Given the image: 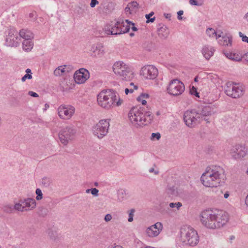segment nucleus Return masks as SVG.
<instances>
[{
	"label": "nucleus",
	"instance_id": "1",
	"mask_svg": "<svg viewBox=\"0 0 248 248\" xmlns=\"http://www.w3.org/2000/svg\"><path fill=\"white\" fill-rule=\"evenodd\" d=\"M202 224L209 229H216L226 224L229 220L228 214L218 209H208L200 215Z\"/></svg>",
	"mask_w": 248,
	"mask_h": 248
},
{
	"label": "nucleus",
	"instance_id": "2",
	"mask_svg": "<svg viewBox=\"0 0 248 248\" xmlns=\"http://www.w3.org/2000/svg\"><path fill=\"white\" fill-rule=\"evenodd\" d=\"M128 118L132 124L136 127L145 125L153 119V115L150 111H146L143 108H132L128 113Z\"/></svg>",
	"mask_w": 248,
	"mask_h": 248
},
{
	"label": "nucleus",
	"instance_id": "3",
	"mask_svg": "<svg viewBox=\"0 0 248 248\" xmlns=\"http://www.w3.org/2000/svg\"><path fill=\"white\" fill-rule=\"evenodd\" d=\"M224 171L220 167L207 168L201 177L202 184L206 187H217L221 182Z\"/></svg>",
	"mask_w": 248,
	"mask_h": 248
},
{
	"label": "nucleus",
	"instance_id": "4",
	"mask_svg": "<svg viewBox=\"0 0 248 248\" xmlns=\"http://www.w3.org/2000/svg\"><path fill=\"white\" fill-rule=\"evenodd\" d=\"M180 240L185 245L194 247L199 242V236L192 227L184 226L180 230Z\"/></svg>",
	"mask_w": 248,
	"mask_h": 248
},
{
	"label": "nucleus",
	"instance_id": "5",
	"mask_svg": "<svg viewBox=\"0 0 248 248\" xmlns=\"http://www.w3.org/2000/svg\"><path fill=\"white\" fill-rule=\"evenodd\" d=\"M117 100V93L113 90H103L97 95L98 105L107 109L115 107Z\"/></svg>",
	"mask_w": 248,
	"mask_h": 248
},
{
	"label": "nucleus",
	"instance_id": "6",
	"mask_svg": "<svg viewBox=\"0 0 248 248\" xmlns=\"http://www.w3.org/2000/svg\"><path fill=\"white\" fill-rule=\"evenodd\" d=\"M77 132L76 127L73 125L63 127L59 131L58 134L61 143L63 145H67L69 142L75 139Z\"/></svg>",
	"mask_w": 248,
	"mask_h": 248
},
{
	"label": "nucleus",
	"instance_id": "7",
	"mask_svg": "<svg viewBox=\"0 0 248 248\" xmlns=\"http://www.w3.org/2000/svg\"><path fill=\"white\" fill-rule=\"evenodd\" d=\"M244 85L240 83L228 82L225 87L226 94L232 98H237L241 97L244 93Z\"/></svg>",
	"mask_w": 248,
	"mask_h": 248
},
{
	"label": "nucleus",
	"instance_id": "8",
	"mask_svg": "<svg viewBox=\"0 0 248 248\" xmlns=\"http://www.w3.org/2000/svg\"><path fill=\"white\" fill-rule=\"evenodd\" d=\"M113 71L117 76L130 78L135 76L134 72L131 67L123 61H117L113 65Z\"/></svg>",
	"mask_w": 248,
	"mask_h": 248
},
{
	"label": "nucleus",
	"instance_id": "9",
	"mask_svg": "<svg viewBox=\"0 0 248 248\" xmlns=\"http://www.w3.org/2000/svg\"><path fill=\"white\" fill-rule=\"evenodd\" d=\"M110 119L101 120L93 127V134L99 139H102L108 133Z\"/></svg>",
	"mask_w": 248,
	"mask_h": 248
},
{
	"label": "nucleus",
	"instance_id": "10",
	"mask_svg": "<svg viewBox=\"0 0 248 248\" xmlns=\"http://www.w3.org/2000/svg\"><path fill=\"white\" fill-rule=\"evenodd\" d=\"M185 89V85L182 81L178 78H174L170 82L167 90L170 94L177 96L182 94Z\"/></svg>",
	"mask_w": 248,
	"mask_h": 248
},
{
	"label": "nucleus",
	"instance_id": "11",
	"mask_svg": "<svg viewBox=\"0 0 248 248\" xmlns=\"http://www.w3.org/2000/svg\"><path fill=\"white\" fill-rule=\"evenodd\" d=\"M184 120L189 127H194L201 122L196 109L186 111L184 114Z\"/></svg>",
	"mask_w": 248,
	"mask_h": 248
},
{
	"label": "nucleus",
	"instance_id": "12",
	"mask_svg": "<svg viewBox=\"0 0 248 248\" xmlns=\"http://www.w3.org/2000/svg\"><path fill=\"white\" fill-rule=\"evenodd\" d=\"M248 149L244 144H236L231 149L230 153L235 159H242L248 155Z\"/></svg>",
	"mask_w": 248,
	"mask_h": 248
},
{
	"label": "nucleus",
	"instance_id": "13",
	"mask_svg": "<svg viewBox=\"0 0 248 248\" xmlns=\"http://www.w3.org/2000/svg\"><path fill=\"white\" fill-rule=\"evenodd\" d=\"M75 108L71 105H61L58 108V114L60 118L63 120H69L74 115Z\"/></svg>",
	"mask_w": 248,
	"mask_h": 248
},
{
	"label": "nucleus",
	"instance_id": "14",
	"mask_svg": "<svg viewBox=\"0 0 248 248\" xmlns=\"http://www.w3.org/2000/svg\"><path fill=\"white\" fill-rule=\"evenodd\" d=\"M158 75V69L153 65H146L140 71V76L144 78H157Z\"/></svg>",
	"mask_w": 248,
	"mask_h": 248
},
{
	"label": "nucleus",
	"instance_id": "15",
	"mask_svg": "<svg viewBox=\"0 0 248 248\" xmlns=\"http://www.w3.org/2000/svg\"><path fill=\"white\" fill-rule=\"evenodd\" d=\"M214 105L202 106L196 109L197 113L201 121H207L208 117L214 113Z\"/></svg>",
	"mask_w": 248,
	"mask_h": 248
},
{
	"label": "nucleus",
	"instance_id": "16",
	"mask_svg": "<svg viewBox=\"0 0 248 248\" xmlns=\"http://www.w3.org/2000/svg\"><path fill=\"white\" fill-rule=\"evenodd\" d=\"M124 24L123 20L117 21L113 25L111 24L110 25H107L105 27V31L107 34L111 35H117L122 34V25Z\"/></svg>",
	"mask_w": 248,
	"mask_h": 248
},
{
	"label": "nucleus",
	"instance_id": "17",
	"mask_svg": "<svg viewBox=\"0 0 248 248\" xmlns=\"http://www.w3.org/2000/svg\"><path fill=\"white\" fill-rule=\"evenodd\" d=\"M163 229V225L161 222H157L146 229V233L149 237L157 236Z\"/></svg>",
	"mask_w": 248,
	"mask_h": 248
},
{
	"label": "nucleus",
	"instance_id": "18",
	"mask_svg": "<svg viewBox=\"0 0 248 248\" xmlns=\"http://www.w3.org/2000/svg\"><path fill=\"white\" fill-rule=\"evenodd\" d=\"M18 40L17 31L13 28L9 29L8 35L6 40L7 42H9V45L13 46H17L19 45Z\"/></svg>",
	"mask_w": 248,
	"mask_h": 248
},
{
	"label": "nucleus",
	"instance_id": "19",
	"mask_svg": "<svg viewBox=\"0 0 248 248\" xmlns=\"http://www.w3.org/2000/svg\"><path fill=\"white\" fill-rule=\"evenodd\" d=\"M73 67L70 65H63L58 66L54 71V75L56 77L70 76L68 75L72 70Z\"/></svg>",
	"mask_w": 248,
	"mask_h": 248
},
{
	"label": "nucleus",
	"instance_id": "20",
	"mask_svg": "<svg viewBox=\"0 0 248 248\" xmlns=\"http://www.w3.org/2000/svg\"><path fill=\"white\" fill-rule=\"evenodd\" d=\"M91 51L94 56H102L105 53L104 46L101 43L93 45L92 46Z\"/></svg>",
	"mask_w": 248,
	"mask_h": 248
},
{
	"label": "nucleus",
	"instance_id": "21",
	"mask_svg": "<svg viewBox=\"0 0 248 248\" xmlns=\"http://www.w3.org/2000/svg\"><path fill=\"white\" fill-rule=\"evenodd\" d=\"M74 79L62 78L60 85L63 91H68L72 89L75 86Z\"/></svg>",
	"mask_w": 248,
	"mask_h": 248
},
{
	"label": "nucleus",
	"instance_id": "22",
	"mask_svg": "<svg viewBox=\"0 0 248 248\" xmlns=\"http://www.w3.org/2000/svg\"><path fill=\"white\" fill-rule=\"evenodd\" d=\"M158 36L162 39L167 38L169 34V31L166 26L163 24H159L157 28Z\"/></svg>",
	"mask_w": 248,
	"mask_h": 248
},
{
	"label": "nucleus",
	"instance_id": "23",
	"mask_svg": "<svg viewBox=\"0 0 248 248\" xmlns=\"http://www.w3.org/2000/svg\"><path fill=\"white\" fill-rule=\"evenodd\" d=\"M217 39L218 43L221 46H231L232 45V39L231 36L221 35V37Z\"/></svg>",
	"mask_w": 248,
	"mask_h": 248
},
{
	"label": "nucleus",
	"instance_id": "24",
	"mask_svg": "<svg viewBox=\"0 0 248 248\" xmlns=\"http://www.w3.org/2000/svg\"><path fill=\"white\" fill-rule=\"evenodd\" d=\"M22 202L24 207L26 209L25 211L31 210L36 206V202L33 199L28 198Z\"/></svg>",
	"mask_w": 248,
	"mask_h": 248
},
{
	"label": "nucleus",
	"instance_id": "25",
	"mask_svg": "<svg viewBox=\"0 0 248 248\" xmlns=\"http://www.w3.org/2000/svg\"><path fill=\"white\" fill-rule=\"evenodd\" d=\"M46 232L49 238L52 240L56 241L59 238V235L58 233V229L55 227L52 226L49 228Z\"/></svg>",
	"mask_w": 248,
	"mask_h": 248
},
{
	"label": "nucleus",
	"instance_id": "26",
	"mask_svg": "<svg viewBox=\"0 0 248 248\" xmlns=\"http://www.w3.org/2000/svg\"><path fill=\"white\" fill-rule=\"evenodd\" d=\"M214 51L215 49L213 47L205 45L202 48V54L207 60H209L213 55Z\"/></svg>",
	"mask_w": 248,
	"mask_h": 248
},
{
	"label": "nucleus",
	"instance_id": "27",
	"mask_svg": "<svg viewBox=\"0 0 248 248\" xmlns=\"http://www.w3.org/2000/svg\"><path fill=\"white\" fill-rule=\"evenodd\" d=\"M90 73L85 68H80L77 70L73 75V78H90Z\"/></svg>",
	"mask_w": 248,
	"mask_h": 248
},
{
	"label": "nucleus",
	"instance_id": "28",
	"mask_svg": "<svg viewBox=\"0 0 248 248\" xmlns=\"http://www.w3.org/2000/svg\"><path fill=\"white\" fill-rule=\"evenodd\" d=\"M20 37L24 39V40H31L33 38V33L29 30L22 29L19 32Z\"/></svg>",
	"mask_w": 248,
	"mask_h": 248
},
{
	"label": "nucleus",
	"instance_id": "29",
	"mask_svg": "<svg viewBox=\"0 0 248 248\" xmlns=\"http://www.w3.org/2000/svg\"><path fill=\"white\" fill-rule=\"evenodd\" d=\"M206 32L207 35L210 37L216 36L217 39L221 37V33H219V31H216L214 29L211 28H208L206 30Z\"/></svg>",
	"mask_w": 248,
	"mask_h": 248
},
{
	"label": "nucleus",
	"instance_id": "30",
	"mask_svg": "<svg viewBox=\"0 0 248 248\" xmlns=\"http://www.w3.org/2000/svg\"><path fill=\"white\" fill-rule=\"evenodd\" d=\"M33 44L31 40H24L22 43L23 50L28 52L31 50L33 47Z\"/></svg>",
	"mask_w": 248,
	"mask_h": 248
},
{
	"label": "nucleus",
	"instance_id": "31",
	"mask_svg": "<svg viewBox=\"0 0 248 248\" xmlns=\"http://www.w3.org/2000/svg\"><path fill=\"white\" fill-rule=\"evenodd\" d=\"M225 55L229 59L236 62H239L242 60L241 57L236 53H226Z\"/></svg>",
	"mask_w": 248,
	"mask_h": 248
},
{
	"label": "nucleus",
	"instance_id": "32",
	"mask_svg": "<svg viewBox=\"0 0 248 248\" xmlns=\"http://www.w3.org/2000/svg\"><path fill=\"white\" fill-rule=\"evenodd\" d=\"M126 195L124 190H119L118 192V201L120 202L123 201L125 199Z\"/></svg>",
	"mask_w": 248,
	"mask_h": 248
},
{
	"label": "nucleus",
	"instance_id": "33",
	"mask_svg": "<svg viewBox=\"0 0 248 248\" xmlns=\"http://www.w3.org/2000/svg\"><path fill=\"white\" fill-rule=\"evenodd\" d=\"M14 208L16 210L21 212H24L26 210V209L24 207V205H23L22 201H21L19 203H17L15 204Z\"/></svg>",
	"mask_w": 248,
	"mask_h": 248
},
{
	"label": "nucleus",
	"instance_id": "34",
	"mask_svg": "<svg viewBox=\"0 0 248 248\" xmlns=\"http://www.w3.org/2000/svg\"><path fill=\"white\" fill-rule=\"evenodd\" d=\"M154 15V13L152 12L150 14L145 15V17L147 19L146 23L153 22L155 20V16L152 18L151 17Z\"/></svg>",
	"mask_w": 248,
	"mask_h": 248
},
{
	"label": "nucleus",
	"instance_id": "35",
	"mask_svg": "<svg viewBox=\"0 0 248 248\" xmlns=\"http://www.w3.org/2000/svg\"><path fill=\"white\" fill-rule=\"evenodd\" d=\"M130 24H126L124 25V23L121 26L122 27V34L127 32L129 31Z\"/></svg>",
	"mask_w": 248,
	"mask_h": 248
},
{
	"label": "nucleus",
	"instance_id": "36",
	"mask_svg": "<svg viewBox=\"0 0 248 248\" xmlns=\"http://www.w3.org/2000/svg\"><path fill=\"white\" fill-rule=\"evenodd\" d=\"M135 212V210L134 209H131L129 211H128V221L129 222H132L133 220V217L134 215V213Z\"/></svg>",
	"mask_w": 248,
	"mask_h": 248
},
{
	"label": "nucleus",
	"instance_id": "37",
	"mask_svg": "<svg viewBox=\"0 0 248 248\" xmlns=\"http://www.w3.org/2000/svg\"><path fill=\"white\" fill-rule=\"evenodd\" d=\"M189 3L190 5L195 6H202L203 4L202 1L200 0L198 1L197 0H189Z\"/></svg>",
	"mask_w": 248,
	"mask_h": 248
},
{
	"label": "nucleus",
	"instance_id": "38",
	"mask_svg": "<svg viewBox=\"0 0 248 248\" xmlns=\"http://www.w3.org/2000/svg\"><path fill=\"white\" fill-rule=\"evenodd\" d=\"M168 190V192L171 195H176L177 194V189L174 186L169 187Z\"/></svg>",
	"mask_w": 248,
	"mask_h": 248
},
{
	"label": "nucleus",
	"instance_id": "39",
	"mask_svg": "<svg viewBox=\"0 0 248 248\" xmlns=\"http://www.w3.org/2000/svg\"><path fill=\"white\" fill-rule=\"evenodd\" d=\"M169 206L170 208L176 207L177 209L179 210L180 208L182 206V204L180 202H171L169 204Z\"/></svg>",
	"mask_w": 248,
	"mask_h": 248
},
{
	"label": "nucleus",
	"instance_id": "40",
	"mask_svg": "<svg viewBox=\"0 0 248 248\" xmlns=\"http://www.w3.org/2000/svg\"><path fill=\"white\" fill-rule=\"evenodd\" d=\"M42 184L45 187H48L50 186L51 183V180L47 178H44L42 180Z\"/></svg>",
	"mask_w": 248,
	"mask_h": 248
},
{
	"label": "nucleus",
	"instance_id": "41",
	"mask_svg": "<svg viewBox=\"0 0 248 248\" xmlns=\"http://www.w3.org/2000/svg\"><path fill=\"white\" fill-rule=\"evenodd\" d=\"M35 193L37 195L36 199L38 201L41 200L43 198V194L42 191L39 188H37L35 191Z\"/></svg>",
	"mask_w": 248,
	"mask_h": 248
},
{
	"label": "nucleus",
	"instance_id": "42",
	"mask_svg": "<svg viewBox=\"0 0 248 248\" xmlns=\"http://www.w3.org/2000/svg\"><path fill=\"white\" fill-rule=\"evenodd\" d=\"M14 210V207L11 205H7L3 207L4 211L7 213H11Z\"/></svg>",
	"mask_w": 248,
	"mask_h": 248
},
{
	"label": "nucleus",
	"instance_id": "43",
	"mask_svg": "<svg viewBox=\"0 0 248 248\" xmlns=\"http://www.w3.org/2000/svg\"><path fill=\"white\" fill-rule=\"evenodd\" d=\"M189 93L192 95H194L197 97H199V93L197 92V89L193 86L190 88Z\"/></svg>",
	"mask_w": 248,
	"mask_h": 248
},
{
	"label": "nucleus",
	"instance_id": "44",
	"mask_svg": "<svg viewBox=\"0 0 248 248\" xmlns=\"http://www.w3.org/2000/svg\"><path fill=\"white\" fill-rule=\"evenodd\" d=\"M74 84H81L84 83L88 78H74Z\"/></svg>",
	"mask_w": 248,
	"mask_h": 248
},
{
	"label": "nucleus",
	"instance_id": "45",
	"mask_svg": "<svg viewBox=\"0 0 248 248\" xmlns=\"http://www.w3.org/2000/svg\"><path fill=\"white\" fill-rule=\"evenodd\" d=\"M139 3L136 1H132L128 3V6L131 8H138Z\"/></svg>",
	"mask_w": 248,
	"mask_h": 248
},
{
	"label": "nucleus",
	"instance_id": "46",
	"mask_svg": "<svg viewBox=\"0 0 248 248\" xmlns=\"http://www.w3.org/2000/svg\"><path fill=\"white\" fill-rule=\"evenodd\" d=\"M239 35L240 37L241 38L243 42H247V43H248V37H247L246 35H244L241 32H239Z\"/></svg>",
	"mask_w": 248,
	"mask_h": 248
},
{
	"label": "nucleus",
	"instance_id": "47",
	"mask_svg": "<svg viewBox=\"0 0 248 248\" xmlns=\"http://www.w3.org/2000/svg\"><path fill=\"white\" fill-rule=\"evenodd\" d=\"M26 74H25L22 78H32L31 70L30 69H27L26 70Z\"/></svg>",
	"mask_w": 248,
	"mask_h": 248
},
{
	"label": "nucleus",
	"instance_id": "48",
	"mask_svg": "<svg viewBox=\"0 0 248 248\" xmlns=\"http://www.w3.org/2000/svg\"><path fill=\"white\" fill-rule=\"evenodd\" d=\"M47 209L44 208H42L40 209V216L45 217L47 215Z\"/></svg>",
	"mask_w": 248,
	"mask_h": 248
},
{
	"label": "nucleus",
	"instance_id": "49",
	"mask_svg": "<svg viewBox=\"0 0 248 248\" xmlns=\"http://www.w3.org/2000/svg\"><path fill=\"white\" fill-rule=\"evenodd\" d=\"M99 190L95 188H92L91 193L94 196H97L98 195Z\"/></svg>",
	"mask_w": 248,
	"mask_h": 248
},
{
	"label": "nucleus",
	"instance_id": "50",
	"mask_svg": "<svg viewBox=\"0 0 248 248\" xmlns=\"http://www.w3.org/2000/svg\"><path fill=\"white\" fill-rule=\"evenodd\" d=\"M125 22L127 23V24H131L132 25L131 29L133 31H135L138 30L137 28L134 26V24L132 22L128 21V20H125Z\"/></svg>",
	"mask_w": 248,
	"mask_h": 248
},
{
	"label": "nucleus",
	"instance_id": "51",
	"mask_svg": "<svg viewBox=\"0 0 248 248\" xmlns=\"http://www.w3.org/2000/svg\"><path fill=\"white\" fill-rule=\"evenodd\" d=\"M112 219V216L110 214H107L104 217V220L106 222H108Z\"/></svg>",
	"mask_w": 248,
	"mask_h": 248
},
{
	"label": "nucleus",
	"instance_id": "52",
	"mask_svg": "<svg viewBox=\"0 0 248 248\" xmlns=\"http://www.w3.org/2000/svg\"><path fill=\"white\" fill-rule=\"evenodd\" d=\"M160 134L159 133H153L152 134V139H156L157 140H158L160 138Z\"/></svg>",
	"mask_w": 248,
	"mask_h": 248
},
{
	"label": "nucleus",
	"instance_id": "53",
	"mask_svg": "<svg viewBox=\"0 0 248 248\" xmlns=\"http://www.w3.org/2000/svg\"><path fill=\"white\" fill-rule=\"evenodd\" d=\"M98 3V1L97 0H91L90 3V6L92 8L94 7L95 5Z\"/></svg>",
	"mask_w": 248,
	"mask_h": 248
},
{
	"label": "nucleus",
	"instance_id": "54",
	"mask_svg": "<svg viewBox=\"0 0 248 248\" xmlns=\"http://www.w3.org/2000/svg\"><path fill=\"white\" fill-rule=\"evenodd\" d=\"M28 94L33 97H37L39 96L38 94L37 93L33 92L32 91H29L28 92Z\"/></svg>",
	"mask_w": 248,
	"mask_h": 248
},
{
	"label": "nucleus",
	"instance_id": "55",
	"mask_svg": "<svg viewBox=\"0 0 248 248\" xmlns=\"http://www.w3.org/2000/svg\"><path fill=\"white\" fill-rule=\"evenodd\" d=\"M149 97V95L148 94H146V93H142L140 96H139L138 98H137V100L138 101H140V98H141V97H146V98H148Z\"/></svg>",
	"mask_w": 248,
	"mask_h": 248
},
{
	"label": "nucleus",
	"instance_id": "56",
	"mask_svg": "<svg viewBox=\"0 0 248 248\" xmlns=\"http://www.w3.org/2000/svg\"><path fill=\"white\" fill-rule=\"evenodd\" d=\"M123 100L121 99H120V98H119V99L118 100V101L116 102V101H115V106H120L122 105V104L123 103Z\"/></svg>",
	"mask_w": 248,
	"mask_h": 248
},
{
	"label": "nucleus",
	"instance_id": "57",
	"mask_svg": "<svg viewBox=\"0 0 248 248\" xmlns=\"http://www.w3.org/2000/svg\"><path fill=\"white\" fill-rule=\"evenodd\" d=\"M184 12L182 10H180L178 12L177 15H178V19L179 20H181L182 19V17L181 16L183 14Z\"/></svg>",
	"mask_w": 248,
	"mask_h": 248
},
{
	"label": "nucleus",
	"instance_id": "58",
	"mask_svg": "<svg viewBox=\"0 0 248 248\" xmlns=\"http://www.w3.org/2000/svg\"><path fill=\"white\" fill-rule=\"evenodd\" d=\"M149 171L150 173H154L155 175L158 174L159 173V171L158 170H155V169L153 168H150L149 170Z\"/></svg>",
	"mask_w": 248,
	"mask_h": 248
},
{
	"label": "nucleus",
	"instance_id": "59",
	"mask_svg": "<svg viewBox=\"0 0 248 248\" xmlns=\"http://www.w3.org/2000/svg\"><path fill=\"white\" fill-rule=\"evenodd\" d=\"M133 89H128V88H126L125 89V93L126 94H127L129 93H133Z\"/></svg>",
	"mask_w": 248,
	"mask_h": 248
},
{
	"label": "nucleus",
	"instance_id": "60",
	"mask_svg": "<svg viewBox=\"0 0 248 248\" xmlns=\"http://www.w3.org/2000/svg\"><path fill=\"white\" fill-rule=\"evenodd\" d=\"M244 19L246 20L247 22V24L248 25V12L244 16Z\"/></svg>",
	"mask_w": 248,
	"mask_h": 248
},
{
	"label": "nucleus",
	"instance_id": "61",
	"mask_svg": "<svg viewBox=\"0 0 248 248\" xmlns=\"http://www.w3.org/2000/svg\"><path fill=\"white\" fill-rule=\"evenodd\" d=\"M165 17L169 19L170 20V17H171V14H164Z\"/></svg>",
	"mask_w": 248,
	"mask_h": 248
},
{
	"label": "nucleus",
	"instance_id": "62",
	"mask_svg": "<svg viewBox=\"0 0 248 248\" xmlns=\"http://www.w3.org/2000/svg\"><path fill=\"white\" fill-rule=\"evenodd\" d=\"M229 192L228 191H226L225 193L224 194V198L225 199H227L229 196Z\"/></svg>",
	"mask_w": 248,
	"mask_h": 248
},
{
	"label": "nucleus",
	"instance_id": "63",
	"mask_svg": "<svg viewBox=\"0 0 248 248\" xmlns=\"http://www.w3.org/2000/svg\"><path fill=\"white\" fill-rule=\"evenodd\" d=\"M131 8L128 6V4L127 5V7L125 8V12H129L130 13V10Z\"/></svg>",
	"mask_w": 248,
	"mask_h": 248
},
{
	"label": "nucleus",
	"instance_id": "64",
	"mask_svg": "<svg viewBox=\"0 0 248 248\" xmlns=\"http://www.w3.org/2000/svg\"><path fill=\"white\" fill-rule=\"evenodd\" d=\"M215 75L213 73L207 74V76H209V78H214Z\"/></svg>",
	"mask_w": 248,
	"mask_h": 248
}]
</instances>
